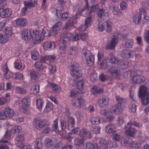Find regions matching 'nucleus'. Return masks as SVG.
I'll use <instances>...</instances> for the list:
<instances>
[{
    "instance_id": "63",
    "label": "nucleus",
    "mask_w": 149,
    "mask_h": 149,
    "mask_svg": "<svg viewBox=\"0 0 149 149\" xmlns=\"http://www.w3.org/2000/svg\"><path fill=\"white\" fill-rule=\"evenodd\" d=\"M120 8L121 10H125L127 7L126 3L125 1L121 2L120 3Z\"/></svg>"
},
{
    "instance_id": "56",
    "label": "nucleus",
    "mask_w": 149,
    "mask_h": 149,
    "mask_svg": "<svg viewBox=\"0 0 149 149\" xmlns=\"http://www.w3.org/2000/svg\"><path fill=\"white\" fill-rule=\"evenodd\" d=\"M92 130L93 133L95 134H99L100 132V128L98 126H95L92 128Z\"/></svg>"
},
{
    "instance_id": "42",
    "label": "nucleus",
    "mask_w": 149,
    "mask_h": 149,
    "mask_svg": "<svg viewBox=\"0 0 149 149\" xmlns=\"http://www.w3.org/2000/svg\"><path fill=\"white\" fill-rule=\"evenodd\" d=\"M53 106L52 104L48 103L46 105V107L44 109V111L46 112L50 111L53 109Z\"/></svg>"
},
{
    "instance_id": "31",
    "label": "nucleus",
    "mask_w": 149,
    "mask_h": 149,
    "mask_svg": "<svg viewBox=\"0 0 149 149\" xmlns=\"http://www.w3.org/2000/svg\"><path fill=\"white\" fill-rule=\"evenodd\" d=\"M2 69L3 71L5 72L3 76V78L6 79H9V75L7 73L9 71V70L7 63L5 64L4 65Z\"/></svg>"
},
{
    "instance_id": "38",
    "label": "nucleus",
    "mask_w": 149,
    "mask_h": 149,
    "mask_svg": "<svg viewBox=\"0 0 149 149\" xmlns=\"http://www.w3.org/2000/svg\"><path fill=\"white\" fill-rule=\"evenodd\" d=\"M129 144H131L133 148L136 149H139L141 147V143L138 142L130 141Z\"/></svg>"
},
{
    "instance_id": "7",
    "label": "nucleus",
    "mask_w": 149,
    "mask_h": 149,
    "mask_svg": "<svg viewBox=\"0 0 149 149\" xmlns=\"http://www.w3.org/2000/svg\"><path fill=\"white\" fill-rule=\"evenodd\" d=\"M100 149H107L111 148V141H106L104 139H100L99 140Z\"/></svg>"
},
{
    "instance_id": "27",
    "label": "nucleus",
    "mask_w": 149,
    "mask_h": 149,
    "mask_svg": "<svg viewBox=\"0 0 149 149\" xmlns=\"http://www.w3.org/2000/svg\"><path fill=\"white\" fill-rule=\"evenodd\" d=\"M16 23L18 26H24L26 25L27 21L26 19L22 18H20L17 20Z\"/></svg>"
},
{
    "instance_id": "58",
    "label": "nucleus",
    "mask_w": 149,
    "mask_h": 149,
    "mask_svg": "<svg viewBox=\"0 0 149 149\" xmlns=\"http://www.w3.org/2000/svg\"><path fill=\"white\" fill-rule=\"evenodd\" d=\"M21 127L20 126L15 127L11 129V132L13 133H18L19 132Z\"/></svg>"
},
{
    "instance_id": "59",
    "label": "nucleus",
    "mask_w": 149,
    "mask_h": 149,
    "mask_svg": "<svg viewBox=\"0 0 149 149\" xmlns=\"http://www.w3.org/2000/svg\"><path fill=\"white\" fill-rule=\"evenodd\" d=\"M97 76L96 74L95 73H92L90 79L91 81L93 83L96 81Z\"/></svg>"
},
{
    "instance_id": "16",
    "label": "nucleus",
    "mask_w": 149,
    "mask_h": 149,
    "mask_svg": "<svg viewBox=\"0 0 149 149\" xmlns=\"http://www.w3.org/2000/svg\"><path fill=\"white\" fill-rule=\"evenodd\" d=\"M62 24L61 22H58L56 23L53 27L51 33L52 35L55 36L58 33V31L60 30V26Z\"/></svg>"
},
{
    "instance_id": "26",
    "label": "nucleus",
    "mask_w": 149,
    "mask_h": 149,
    "mask_svg": "<svg viewBox=\"0 0 149 149\" xmlns=\"http://www.w3.org/2000/svg\"><path fill=\"white\" fill-rule=\"evenodd\" d=\"M30 74L31 77V79L33 82H36V79L38 78L40 76V74L38 72L34 71H30Z\"/></svg>"
},
{
    "instance_id": "25",
    "label": "nucleus",
    "mask_w": 149,
    "mask_h": 149,
    "mask_svg": "<svg viewBox=\"0 0 149 149\" xmlns=\"http://www.w3.org/2000/svg\"><path fill=\"white\" fill-rule=\"evenodd\" d=\"M109 72L112 76L117 77L119 75L120 71L116 68L113 67L110 69Z\"/></svg>"
},
{
    "instance_id": "24",
    "label": "nucleus",
    "mask_w": 149,
    "mask_h": 149,
    "mask_svg": "<svg viewBox=\"0 0 149 149\" xmlns=\"http://www.w3.org/2000/svg\"><path fill=\"white\" fill-rule=\"evenodd\" d=\"M36 1L34 0H29L28 1H25L24 2L25 6L27 8H32L35 6Z\"/></svg>"
},
{
    "instance_id": "9",
    "label": "nucleus",
    "mask_w": 149,
    "mask_h": 149,
    "mask_svg": "<svg viewBox=\"0 0 149 149\" xmlns=\"http://www.w3.org/2000/svg\"><path fill=\"white\" fill-rule=\"evenodd\" d=\"M59 52L61 54H64L65 51L66 47L67 45V42L63 40L62 38H61L59 40Z\"/></svg>"
},
{
    "instance_id": "21",
    "label": "nucleus",
    "mask_w": 149,
    "mask_h": 149,
    "mask_svg": "<svg viewBox=\"0 0 149 149\" xmlns=\"http://www.w3.org/2000/svg\"><path fill=\"white\" fill-rule=\"evenodd\" d=\"M107 57L108 61L111 63L116 64L118 61V58L115 56L112 53L109 54Z\"/></svg>"
},
{
    "instance_id": "44",
    "label": "nucleus",
    "mask_w": 149,
    "mask_h": 149,
    "mask_svg": "<svg viewBox=\"0 0 149 149\" xmlns=\"http://www.w3.org/2000/svg\"><path fill=\"white\" fill-rule=\"evenodd\" d=\"M82 54L85 58L92 55L91 52L86 49H84L83 50Z\"/></svg>"
},
{
    "instance_id": "23",
    "label": "nucleus",
    "mask_w": 149,
    "mask_h": 149,
    "mask_svg": "<svg viewBox=\"0 0 149 149\" xmlns=\"http://www.w3.org/2000/svg\"><path fill=\"white\" fill-rule=\"evenodd\" d=\"M9 12L8 8H0V17L2 18H6L8 16Z\"/></svg>"
},
{
    "instance_id": "55",
    "label": "nucleus",
    "mask_w": 149,
    "mask_h": 149,
    "mask_svg": "<svg viewBox=\"0 0 149 149\" xmlns=\"http://www.w3.org/2000/svg\"><path fill=\"white\" fill-rule=\"evenodd\" d=\"M78 51V49L77 47H72L70 48V52L72 55H75L77 54Z\"/></svg>"
},
{
    "instance_id": "62",
    "label": "nucleus",
    "mask_w": 149,
    "mask_h": 149,
    "mask_svg": "<svg viewBox=\"0 0 149 149\" xmlns=\"http://www.w3.org/2000/svg\"><path fill=\"white\" fill-rule=\"evenodd\" d=\"M55 59V57L53 56H46L44 58V60H48L50 61H52Z\"/></svg>"
},
{
    "instance_id": "20",
    "label": "nucleus",
    "mask_w": 149,
    "mask_h": 149,
    "mask_svg": "<svg viewBox=\"0 0 149 149\" xmlns=\"http://www.w3.org/2000/svg\"><path fill=\"white\" fill-rule=\"evenodd\" d=\"M118 68L122 69H124L127 67L128 63L126 61L123 60H120L118 61L117 63Z\"/></svg>"
},
{
    "instance_id": "13",
    "label": "nucleus",
    "mask_w": 149,
    "mask_h": 149,
    "mask_svg": "<svg viewBox=\"0 0 149 149\" xmlns=\"http://www.w3.org/2000/svg\"><path fill=\"white\" fill-rule=\"evenodd\" d=\"M85 100L82 97L78 98L72 104L73 106L78 107H82L84 104Z\"/></svg>"
},
{
    "instance_id": "4",
    "label": "nucleus",
    "mask_w": 149,
    "mask_h": 149,
    "mask_svg": "<svg viewBox=\"0 0 149 149\" xmlns=\"http://www.w3.org/2000/svg\"><path fill=\"white\" fill-rule=\"evenodd\" d=\"M132 122L130 121L125 126V134L128 136L132 137L135 135L136 130L132 127Z\"/></svg>"
},
{
    "instance_id": "64",
    "label": "nucleus",
    "mask_w": 149,
    "mask_h": 149,
    "mask_svg": "<svg viewBox=\"0 0 149 149\" xmlns=\"http://www.w3.org/2000/svg\"><path fill=\"white\" fill-rule=\"evenodd\" d=\"M99 9V7L98 5L96 4L91 6L90 10V12L92 13L95 12Z\"/></svg>"
},
{
    "instance_id": "50",
    "label": "nucleus",
    "mask_w": 149,
    "mask_h": 149,
    "mask_svg": "<svg viewBox=\"0 0 149 149\" xmlns=\"http://www.w3.org/2000/svg\"><path fill=\"white\" fill-rule=\"evenodd\" d=\"M39 56V53L36 51H34L32 53V59L35 61L38 58Z\"/></svg>"
},
{
    "instance_id": "3",
    "label": "nucleus",
    "mask_w": 149,
    "mask_h": 149,
    "mask_svg": "<svg viewBox=\"0 0 149 149\" xmlns=\"http://www.w3.org/2000/svg\"><path fill=\"white\" fill-rule=\"evenodd\" d=\"M49 124L47 120L45 119H41L39 118H35L33 122V125L36 128H43Z\"/></svg>"
},
{
    "instance_id": "49",
    "label": "nucleus",
    "mask_w": 149,
    "mask_h": 149,
    "mask_svg": "<svg viewBox=\"0 0 149 149\" xmlns=\"http://www.w3.org/2000/svg\"><path fill=\"white\" fill-rule=\"evenodd\" d=\"M83 84V81L82 80H79L77 82V87L79 90L81 91L82 89H83L84 87Z\"/></svg>"
},
{
    "instance_id": "28",
    "label": "nucleus",
    "mask_w": 149,
    "mask_h": 149,
    "mask_svg": "<svg viewBox=\"0 0 149 149\" xmlns=\"http://www.w3.org/2000/svg\"><path fill=\"white\" fill-rule=\"evenodd\" d=\"M40 90V86L38 84L34 85L30 90V93L32 94H36L38 93Z\"/></svg>"
},
{
    "instance_id": "36",
    "label": "nucleus",
    "mask_w": 149,
    "mask_h": 149,
    "mask_svg": "<svg viewBox=\"0 0 149 149\" xmlns=\"http://www.w3.org/2000/svg\"><path fill=\"white\" fill-rule=\"evenodd\" d=\"M63 36V38H62L63 41L67 42V41L72 40V35L70 33H65Z\"/></svg>"
},
{
    "instance_id": "54",
    "label": "nucleus",
    "mask_w": 149,
    "mask_h": 149,
    "mask_svg": "<svg viewBox=\"0 0 149 149\" xmlns=\"http://www.w3.org/2000/svg\"><path fill=\"white\" fill-rule=\"evenodd\" d=\"M87 132L85 129L81 130L79 132V135L82 137H85L88 134Z\"/></svg>"
},
{
    "instance_id": "51",
    "label": "nucleus",
    "mask_w": 149,
    "mask_h": 149,
    "mask_svg": "<svg viewBox=\"0 0 149 149\" xmlns=\"http://www.w3.org/2000/svg\"><path fill=\"white\" fill-rule=\"evenodd\" d=\"M16 90L19 93L21 94H25L26 93V90L22 88L17 87L16 88Z\"/></svg>"
},
{
    "instance_id": "40",
    "label": "nucleus",
    "mask_w": 149,
    "mask_h": 149,
    "mask_svg": "<svg viewBox=\"0 0 149 149\" xmlns=\"http://www.w3.org/2000/svg\"><path fill=\"white\" fill-rule=\"evenodd\" d=\"M113 134V135L112 136L113 140L117 142L119 141L121 138L120 135L115 132Z\"/></svg>"
},
{
    "instance_id": "8",
    "label": "nucleus",
    "mask_w": 149,
    "mask_h": 149,
    "mask_svg": "<svg viewBox=\"0 0 149 149\" xmlns=\"http://www.w3.org/2000/svg\"><path fill=\"white\" fill-rule=\"evenodd\" d=\"M118 42V38L116 37H113L110 40V42L106 45V48L107 49L112 50L114 49Z\"/></svg>"
},
{
    "instance_id": "41",
    "label": "nucleus",
    "mask_w": 149,
    "mask_h": 149,
    "mask_svg": "<svg viewBox=\"0 0 149 149\" xmlns=\"http://www.w3.org/2000/svg\"><path fill=\"white\" fill-rule=\"evenodd\" d=\"M51 86H52L53 90L56 92L59 93L61 91V88L57 85L50 84Z\"/></svg>"
},
{
    "instance_id": "12",
    "label": "nucleus",
    "mask_w": 149,
    "mask_h": 149,
    "mask_svg": "<svg viewBox=\"0 0 149 149\" xmlns=\"http://www.w3.org/2000/svg\"><path fill=\"white\" fill-rule=\"evenodd\" d=\"M70 74L75 79H78L81 77L83 75L82 71L79 69L75 70L71 69Z\"/></svg>"
},
{
    "instance_id": "47",
    "label": "nucleus",
    "mask_w": 149,
    "mask_h": 149,
    "mask_svg": "<svg viewBox=\"0 0 149 149\" xmlns=\"http://www.w3.org/2000/svg\"><path fill=\"white\" fill-rule=\"evenodd\" d=\"M86 149H95L94 145L90 142H87L85 143Z\"/></svg>"
},
{
    "instance_id": "48",
    "label": "nucleus",
    "mask_w": 149,
    "mask_h": 149,
    "mask_svg": "<svg viewBox=\"0 0 149 149\" xmlns=\"http://www.w3.org/2000/svg\"><path fill=\"white\" fill-rule=\"evenodd\" d=\"M133 42L132 40H127L125 42L124 47L126 48H131L132 47V45H133Z\"/></svg>"
},
{
    "instance_id": "57",
    "label": "nucleus",
    "mask_w": 149,
    "mask_h": 149,
    "mask_svg": "<svg viewBox=\"0 0 149 149\" xmlns=\"http://www.w3.org/2000/svg\"><path fill=\"white\" fill-rule=\"evenodd\" d=\"M8 102V99L4 97L0 98V105H2L6 104Z\"/></svg>"
},
{
    "instance_id": "34",
    "label": "nucleus",
    "mask_w": 149,
    "mask_h": 149,
    "mask_svg": "<svg viewBox=\"0 0 149 149\" xmlns=\"http://www.w3.org/2000/svg\"><path fill=\"white\" fill-rule=\"evenodd\" d=\"M106 28L105 29L107 32L109 33H110L112 31V24L109 21H107L106 22Z\"/></svg>"
},
{
    "instance_id": "1",
    "label": "nucleus",
    "mask_w": 149,
    "mask_h": 149,
    "mask_svg": "<svg viewBox=\"0 0 149 149\" xmlns=\"http://www.w3.org/2000/svg\"><path fill=\"white\" fill-rule=\"evenodd\" d=\"M139 96L141 98V102L144 105H148L149 103V93L148 89L145 86L142 85L139 88Z\"/></svg>"
},
{
    "instance_id": "39",
    "label": "nucleus",
    "mask_w": 149,
    "mask_h": 149,
    "mask_svg": "<svg viewBox=\"0 0 149 149\" xmlns=\"http://www.w3.org/2000/svg\"><path fill=\"white\" fill-rule=\"evenodd\" d=\"M58 118H56L54 121L52 129L53 131H56L58 130Z\"/></svg>"
},
{
    "instance_id": "37",
    "label": "nucleus",
    "mask_w": 149,
    "mask_h": 149,
    "mask_svg": "<svg viewBox=\"0 0 149 149\" xmlns=\"http://www.w3.org/2000/svg\"><path fill=\"white\" fill-rule=\"evenodd\" d=\"M9 39V36L5 34L4 36L3 34H0V43H5L7 42Z\"/></svg>"
},
{
    "instance_id": "53",
    "label": "nucleus",
    "mask_w": 149,
    "mask_h": 149,
    "mask_svg": "<svg viewBox=\"0 0 149 149\" xmlns=\"http://www.w3.org/2000/svg\"><path fill=\"white\" fill-rule=\"evenodd\" d=\"M42 138L41 137L37 139L36 141V144L37 147H42L43 144L42 141Z\"/></svg>"
},
{
    "instance_id": "5",
    "label": "nucleus",
    "mask_w": 149,
    "mask_h": 149,
    "mask_svg": "<svg viewBox=\"0 0 149 149\" xmlns=\"http://www.w3.org/2000/svg\"><path fill=\"white\" fill-rule=\"evenodd\" d=\"M145 80V78L143 76L138 75L136 72H135L134 75H133L131 79V82L133 84L136 83H141Z\"/></svg>"
},
{
    "instance_id": "19",
    "label": "nucleus",
    "mask_w": 149,
    "mask_h": 149,
    "mask_svg": "<svg viewBox=\"0 0 149 149\" xmlns=\"http://www.w3.org/2000/svg\"><path fill=\"white\" fill-rule=\"evenodd\" d=\"M116 127L115 125L112 124H109L106 127V131L107 133H113Z\"/></svg>"
},
{
    "instance_id": "45",
    "label": "nucleus",
    "mask_w": 149,
    "mask_h": 149,
    "mask_svg": "<svg viewBox=\"0 0 149 149\" xmlns=\"http://www.w3.org/2000/svg\"><path fill=\"white\" fill-rule=\"evenodd\" d=\"M141 14L139 15H136L134 17V21L136 24H139L141 21Z\"/></svg>"
},
{
    "instance_id": "15",
    "label": "nucleus",
    "mask_w": 149,
    "mask_h": 149,
    "mask_svg": "<svg viewBox=\"0 0 149 149\" xmlns=\"http://www.w3.org/2000/svg\"><path fill=\"white\" fill-rule=\"evenodd\" d=\"M133 53L131 50L124 49L122 52L121 56L123 58H129L132 57Z\"/></svg>"
},
{
    "instance_id": "32",
    "label": "nucleus",
    "mask_w": 149,
    "mask_h": 149,
    "mask_svg": "<svg viewBox=\"0 0 149 149\" xmlns=\"http://www.w3.org/2000/svg\"><path fill=\"white\" fill-rule=\"evenodd\" d=\"M102 118H100L96 117H93L90 120V121L92 124L97 125L101 123V122H103Z\"/></svg>"
},
{
    "instance_id": "60",
    "label": "nucleus",
    "mask_w": 149,
    "mask_h": 149,
    "mask_svg": "<svg viewBox=\"0 0 149 149\" xmlns=\"http://www.w3.org/2000/svg\"><path fill=\"white\" fill-rule=\"evenodd\" d=\"M68 14L67 13H64L60 17V19L62 21H65L68 17Z\"/></svg>"
},
{
    "instance_id": "10",
    "label": "nucleus",
    "mask_w": 149,
    "mask_h": 149,
    "mask_svg": "<svg viewBox=\"0 0 149 149\" xmlns=\"http://www.w3.org/2000/svg\"><path fill=\"white\" fill-rule=\"evenodd\" d=\"M66 121L68 124V130H71L74 127L75 125V120L74 118L70 116L69 115L67 116Z\"/></svg>"
},
{
    "instance_id": "17",
    "label": "nucleus",
    "mask_w": 149,
    "mask_h": 149,
    "mask_svg": "<svg viewBox=\"0 0 149 149\" xmlns=\"http://www.w3.org/2000/svg\"><path fill=\"white\" fill-rule=\"evenodd\" d=\"M55 46V44L54 42H46L43 45V47L45 50L54 49Z\"/></svg>"
},
{
    "instance_id": "11",
    "label": "nucleus",
    "mask_w": 149,
    "mask_h": 149,
    "mask_svg": "<svg viewBox=\"0 0 149 149\" xmlns=\"http://www.w3.org/2000/svg\"><path fill=\"white\" fill-rule=\"evenodd\" d=\"M31 30L24 29L23 30L22 33V39L25 40L29 41L31 40Z\"/></svg>"
},
{
    "instance_id": "2",
    "label": "nucleus",
    "mask_w": 149,
    "mask_h": 149,
    "mask_svg": "<svg viewBox=\"0 0 149 149\" xmlns=\"http://www.w3.org/2000/svg\"><path fill=\"white\" fill-rule=\"evenodd\" d=\"M116 99L118 102L114 106L112 107L111 110L114 113L119 114L123 110L122 104L126 102V100L119 96L116 97Z\"/></svg>"
},
{
    "instance_id": "35",
    "label": "nucleus",
    "mask_w": 149,
    "mask_h": 149,
    "mask_svg": "<svg viewBox=\"0 0 149 149\" xmlns=\"http://www.w3.org/2000/svg\"><path fill=\"white\" fill-rule=\"evenodd\" d=\"M8 130H6L5 135L4 136L3 139L0 140V143H8V141L5 139H9V135H8L9 133Z\"/></svg>"
},
{
    "instance_id": "22",
    "label": "nucleus",
    "mask_w": 149,
    "mask_h": 149,
    "mask_svg": "<svg viewBox=\"0 0 149 149\" xmlns=\"http://www.w3.org/2000/svg\"><path fill=\"white\" fill-rule=\"evenodd\" d=\"M9 108L6 109V110L0 111V120L6 119L7 117V114H9Z\"/></svg>"
},
{
    "instance_id": "46",
    "label": "nucleus",
    "mask_w": 149,
    "mask_h": 149,
    "mask_svg": "<svg viewBox=\"0 0 149 149\" xmlns=\"http://www.w3.org/2000/svg\"><path fill=\"white\" fill-rule=\"evenodd\" d=\"M60 123L62 130H63L68 127V124L67 121L64 119L60 120Z\"/></svg>"
},
{
    "instance_id": "30",
    "label": "nucleus",
    "mask_w": 149,
    "mask_h": 149,
    "mask_svg": "<svg viewBox=\"0 0 149 149\" xmlns=\"http://www.w3.org/2000/svg\"><path fill=\"white\" fill-rule=\"evenodd\" d=\"M86 60L87 64L89 66L93 65L94 62V56L92 55L85 58Z\"/></svg>"
},
{
    "instance_id": "29",
    "label": "nucleus",
    "mask_w": 149,
    "mask_h": 149,
    "mask_svg": "<svg viewBox=\"0 0 149 149\" xmlns=\"http://www.w3.org/2000/svg\"><path fill=\"white\" fill-rule=\"evenodd\" d=\"M43 62H45L44 59L41 60L40 61H37L34 64V66L36 68L37 70H38L39 71L43 70L44 68L42 65Z\"/></svg>"
},
{
    "instance_id": "33",
    "label": "nucleus",
    "mask_w": 149,
    "mask_h": 149,
    "mask_svg": "<svg viewBox=\"0 0 149 149\" xmlns=\"http://www.w3.org/2000/svg\"><path fill=\"white\" fill-rule=\"evenodd\" d=\"M93 21L92 17H88L86 18L85 20L84 29L87 28L90 26Z\"/></svg>"
},
{
    "instance_id": "14",
    "label": "nucleus",
    "mask_w": 149,
    "mask_h": 149,
    "mask_svg": "<svg viewBox=\"0 0 149 149\" xmlns=\"http://www.w3.org/2000/svg\"><path fill=\"white\" fill-rule=\"evenodd\" d=\"M51 34L50 31L48 30L46 28H44L41 33L40 36V40H42L46 39L49 37Z\"/></svg>"
},
{
    "instance_id": "52",
    "label": "nucleus",
    "mask_w": 149,
    "mask_h": 149,
    "mask_svg": "<svg viewBox=\"0 0 149 149\" xmlns=\"http://www.w3.org/2000/svg\"><path fill=\"white\" fill-rule=\"evenodd\" d=\"M44 104L42 99H38L36 100V105L38 108H41Z\"/></svg>"
},
{
    "instance_id": "61",
    "label": "nucleus",
    "mask_w": 149,
    "mask_h": 149,
    "mask_svg": "<svg viewBox=\"0 0 149 149\" xmlns=\"http://www.w3.org/2000/svg\"><path fill=\"white\" fill-rule=\"evenodd\" d=\"M45 144L47 146L49 147H51L54 145L51 139L48 138L46 139Z\"/></svg>"
},
{
    "instance_id": "6",
    "label": "nucleus",
    "mask_w": 149,
    "mask_h": 149,
    "mask_svg": "<svg viewBox=\"0 0 149 149\" xmlns=\"http://www.w3.org/2000/svg\"><path fill=\"white\" fill-rule=\"evenodd\" d=\"M31 40L33 41L34 43H39L41 40H40V37L39 38V32L37 30H31Z\"/></svg>"
},
{
    "instance_id": "43",
    "label": "nucleus",
    "mask_w": 149,
    "mask_h": 149,
    "mask_svg": "<svg viewBox=\"0 0 149 149\" xmlns=\"http://www.w3.org/2000/svg\"><path fill=\"white\" fill-rule=\"evenodd\" d=\"M75 145L78 146H81L84 143V140L81 139L76 138L74 140Z\"/></svg>"
},
{
    "instance_id": "18",
    "label": "nucleus",
    "mask_w": 149,
    "mask_h": 149,
    "mask_svg": "<svg viewBox=\"0 0 149 149\" xmlns=\"http://www.w3.org/2000/svg\"><path fill=\"white\" fill-rule=\"evenodd\" d=\"M98 103L101 107H104L109 103L108 98L106 97H102L101 99H99Z\"/></svg>"
}]
</instances>
